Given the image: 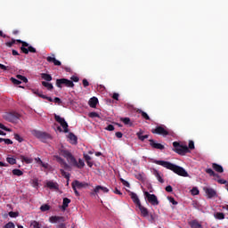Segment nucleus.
Wrapping results in <instances>:
<instances>
[{
	"label": "nucleus",
	"mask_w": 228,
	"mask_h": 228,
	"mask_svg": "<svg viewBox=\"0 0 228 228\" xmlns=\"http://www.w3.org/2000/svg\"><path fill=\"white\" fill-rule=\"evenodd\" d=\"M153 163H155V165H159L160 167H163L167 170H171L172 172H174L177 175H180L181 177H188L189 175L185 168H183L181 166L172 164L171 162L165 160H154Z\"/></svg>",
	"instance_id": "f257e3e1"
},
{
	"label": "nucleus",
	"mask_w": 228,
	"mask_h": 228,
	"mask_svg": "<svg viewBox=\"0 0 228 228\" xmlns=\"http://www.w3.org/2000/svg\"><path fill=\"white\" fill-rule=\"evenodd\" d=\"M61 155H62L63 158L67 159L68 163H69L71 167H75L76 168L79 169L85 168V161L81 159H78L77 162L76 157H74V155H72V153L69 150H61Z\"/></svg>",
	"instance_id": "f03ea898"
},
{
	"label": "nucleus",
	"mask_w": 228,
	"mask_h": 228,
	"mask_svg": "<svg viewBox=\"0 0 228 228\" xmlns=\"http://www.w3.org/2000/svg\"><path fill=\"white\" fill-rule=\"evenodd\" d=\"M173 147L175 152H176V154H179L180 156H185L186 154H188V152H190V149L188 148V146L181 145V143L177 142H173Z\"/></svg>",
	"instance_id": "7ed1b4c3"
},
{
	"label": "nucleus",
	"mask_w": 228,
	"mask_h": 228,
	"mask_svg": "<svg viewBox=\"0 0 228 228\" xmlns=\"http://www.w3.org/2000/svg\"><path fill=\"white\" fill-rule=\"evenodd\" d=\"M65 216H52L49 218V222L51 224H59L57 225V228H66L67 224H65L66 222Z\"/></svg>",
	"instance_id": "20e7f679"
},
{
	"label": "nucleus",
	"mask_w": 228,
	"mask_h": 228,
	"mask_svg": "<svg viewBox=\"0 0 228 228\" xmlns=\"http://www.w3.org/2000/svg\"><path fill=\"white\" fill-rule=\"evenodd\" d=\"M55 85L57 88H63V86H66L67 88H74L75 86L74 82L68 78H58Z\"/></svg>",
	"instance_id": "39448f33"
},
{
	"label": "nucleus",
	"mask_w": 228,
	"mask_h": 228,
	"mask_svg": "<svg viewBox=\"0 0 228 228\" xmlns=\"http://www.w3.org/2000/svg\"><path fill=\"white\" fill-rule=\"evenodd\" d=\"M3 118L7 122H12V124H15L19 121V118H20V115L17 112H5L3 115Z\"/></svg>",
	"instance_id": "423d86ee"
},
{
	"label": "nucleus",
	"mask_w": 228,
	"mask_h": 228,
	"mask_svg": "<svg viewBox=\"0 0 228 228\" xmlns=\"http://www.w3.org/2000/svg\"><path fill=\"white\" fill-rule=\"evenodd\" d=\"M32 134H34L36 138H38V140H41L42 142H45V140H49V138H51L49 134L38 130H33Z\"/></svg>",
	"instance_id": "0eeeda50"
},
{
	"label": "nucleus",
	"mask_w": 228,
	"mask_h": 228,
	"mask_svg": "<svg viewBox=\"0 0 228 228\" xmlns=\"http://www.w3.org/2000/svg\"><path fill=\"white\" fill-rule=\"evenodd\" d=\"M144 196L151 206H159V201L158 200L156 194H151L149 191H145Z\"/></svg>",
	"instance_id": "6e6552de"
},
{
	"label": "nucleus",
	"mask_w": 228,
	"mask_h": 228,
	"mask_svg": "<svg viewBox=\"0 0 228 228\" xmlns=\"http://www.w3.org/2000/svg\"><path fill=\"white\" fill-rule=\"evenodd\" d=\"M54 118L58 124L61 126V127L64 129V133L69 132V124L67 121H65V118L60 117L59 115L54 114Z\"/></svg>",
	"instance_id": "1a4fd4ad"
},
{
	"label": "nucleus",
	"mask_w": 228,
	"mask_h": 228,
	"mask_svg": "<svg viewBox=\"0 0 228 228\" xmlns=\"http://www.w3.org/2000/svg\"><path fill=\"white\" fill-rule=\"evenodd\" d=\"M153 134H161V136H168L170 134L163 126H159L155 129L151 130Z\"/></svg>",
	"instance_id": "9d476101"
},
{
	"label": "nucleus",
	"mask_w": 228,
	"mask_h": 228,
	"mask_svg": "<svg viewBox=\"0 0 228 228\" xmlns=\"http://www.w3.org/2000/svg\"><path fill=\"white\" fill-rule=\"evenodd\" d=\"M150 145L151 147H152V149H158L159 151H163L165 149V145L159 143V142H156V141H154V139H150Z\"/></svg>",
	"instance_id": "9b49d317"
},
{
	"label": "nucleus",
	"mask_w": 228,
	"mask_h": 228,
	"mask_svg": "<svg viewBox=\"0 0 228 228\" xmlns=\"http://www.w3.org/2000/svg\"><path fill=\"white\" fill-rule=\"evenodd\" d=\"M204 191L208 195V199H213V197H216V191H215V189L213 188L205 187Z\"/></svg>",
	"instance_id": "f8f14e48"
},
{
	"label": "nucleus",
	"mask_w": 228,
	"mask_h": 228,
	"mask_svg": "<svg viewBox=\"0 0 228 228\" xmlns=\"http://www.w3.org/2000/svg\"><path fill=\"white\" fill-rule=\"evenodd\" d=\"M46 61H48V63H53V65H55V67H61V61L56 60V58H54V54H53L52 56H48L46 57Z\"/></svg>",
	"instance_id": "ddd939ff"
},
{
	"label": "nucleus",
	"mask_w": 228,
	"mask_h": 228,
	"mask_svg": "<svg viewBox=\"0 0 228 228\" xmlns=\"http://www.w3.org/2000/svg\"><path fill=\"white\" fill-rule=\"evenodd\" d=\"M55 158H56V161L60 163L62 168H64L65 170H69V168H70V166H69L68 163L65 161V159H63L61 157L57 156Z\"/></svg>",
	"instance_id": "4468645a"
},
{
	"label": "nucleus",
	"mask_w": 228,
	"mask_h": 228,
	"mask_svg": "<svg viewBox=\"0 0 228 228\" xmlns=\"http://www.w3.org/2000/svg\"><path fill=\"white\" fill-rule=\"evenodd\" d=\"M55 158H56V161L60 163L62 168H64L65 170H69V168H70V166H69L68 163L65 161V159H63L61 157L57 156Z\"/></svg>",
	"instance_id": "2eb2a0df"
},
{
	"label": "nucleus",
	"mask_w": 228,
	"mask_h": 228,
	"mask_svg": "<svg viewBox=\"0 0 228 228\" xmlns=\"http://www.w3.org/2000/svg\"><path fill=\"white\" fill-rule=\"evenodd\" d=\"M71 186H74L75 188H77L78 190H81V188H86V186H88V183L75 180L71 183Z\"/></svg>",
	"instance_id": "dca6fc26"
},
{
	"label": "nucleus",
	"mask_w": 228,
	"mask_h": 228,
	"mask_svg": "<svg viewBox=\"0 0 228 228\" xmlns=\"http://www.w3.org/2000/svg\"><path fill=\"white\" fill-rule=\"evenodd\" d=\"M129 196L131 197L134 204H135L136 208L142 204L140 201V198H138V195L134 192H130Z\"/></svg>",
	"instance_id": "f3484780"
},
{
	"label": "nucleus",
	"mask_w": 228,
	"mask_h": 228,
	"mask_svg": "<svg viewBox=\"0 0 228 228\" xmlns=\"http://www.w3.org/2000/svg\"><path fill=\"white\" fill-rule=\"evenodd\" d=\"M137 208L141 212L142 216H144V218L149 216V209H147V208L142 206V204L137 206Z\"/></svg>",
	"instance_id": "a211bd4d"
},
{
	"label": "nucleus",
	"mask_w": 228,
	"mask_h": 228,
	"mask_svg": "<svg viewBox=\"0 0 228 228\" xmlns=\"http://www.w3.org/2000/svg\"><path fill=\"white\" fill-rule=\"evenodd\" d=\"M212 168L218 174H224V167L217 163H212Z\"/></svg>",
	"instance_id": "6ab92c4d"
},
{
	"label": "nucleus",
	"mask_w": 228,
	"mask_h": 228,
	"mask_svg": "<svg viewBox=\"0 0 228 228\" xmlns=\"http://www.w3.org/2000/svg\"><path fill=\"white\" fill-rule=\"evenodd\" d=\"M100 191H102L103 193H108L110 191V189H108V187H104L102 185H97L94 188V193H99Z\"/></svg>",
	"instance_id": "aec40b11"
},
{
	"label": "nucleus",
	"mask_w": 228,
	"mask_h": 228,
	"mask_svg": "<svg viewBox=\"0 0 228 228\" xmlns=\"http://www.w3.org/2000/svg\"><path fill=\"white\" fill-rule=\"evenodd\" d=\"M85 161L86 162L87 166L92 168L94 167V162H92V157H90L88 154L84 153L83 154Z\"/></svg>",
	"instance_id": "412c9836"
},
{
	"label": "nucleus",
	"mask_w": 228,
	"mask_h": 228,
	"mask_svg": "<svg viewBox=\"0 0 228 228\" xmlns=\"http://www.w3.org/2000/svg\"><path fill=\"white\" fill-rule=\"evenodd\" d=\"M189 225L191 228H202V224L199 223L197 219L189 222Z\"/></svg>",
	"instance_id": "4be33fe9"
},
{
	"label": "nucleus",
	"mask_w": 228,
	"mask_h": 228,
	"mask_svg": "<svg viewBox=\"0 0 228 228\" xmlns=\"http://www.w3.org/2000/svg\"><path fill=\"white\" fill-rule=\"evenodd\" d=\"M206 174H208L210 177H216V179H220V175L216 174L215 171H213L212 168H207L205 169Z\"/></svg>",
	"instance_id": "5701e85b"
},
{
	"label": "nucleus",
	"mask_w": 228,
	"mask_h": 228,
	"mask_svg": "<svg viewBox=\"0 0 228 228\" xmlns=\"http://www.w3.org/2000/svg\"><path fill=\"white\" fill-rule=\"evenodd\" d=\"M97 104H99V99L97 97H93L89 100L90 108H96Z\"/></svg>",
	"instance_id": "b1692460"
},
{
	"label": "nucleus",
	"mask_w": 228,
	"mask_h": 228,
	"mask_svg": "<svg viewBox=\"0 0 228 228\" xmlns=\"http://www.w3.org/2000/svg\"><path fill=\"white\" fill-rule=\"evenodd\" d=\"M31 227L33 228H51L47 225H43L42 226V224H40L39 222L37 221H32L31 224H30Z\"/></svg>",
	"instance_id": "393cba45"
},
{
	"label": "nucleus",
	"mask_w": 228,
	"mask_h": 228,
	"mask_svg": "<svg viewBox=\"0 0 228 228\" xmlns=\"http://www.w3.org/2000/svg\"><path fill=\"white\" fill-rule=\"evenodd\" d=\"M41 85L46 88V90H49L50 92L54 90V86L49 82L42 81Z\"/></svg>",
	"instance_id": "a878e982"
},
{
	"label": "nucleus",
	"mask_w": 228,
	"mask_h": 228,
	"mask_svg": "<svg viewBox=\"0 0 228 228\" xmlns=\"http://www.w3.org/2000/svg\"><path fill=\"white\" fill-rule=\"evenodd\" d=\"M120 122H123V124H125V126L133 127V122H131V118H120Z\"/></svg>",
	"instance_id": "bb28decb"
},
{
	"label": "nucleus",
	"mask_w": 228,
	"mask_h": 228,
	"mask_svg": "<svg viewBox=\"0 0 228 228\" xmlns=\"http://www.w3.org/2000/svg\"><path fill=\"white\" fill-rule=\"evenodd\" d=\"M41 77L44 79L46 83H49L53 81V76L47 73H41Z\"/></svg>",
	"instance_id": "cd10ccee"
},
{
	"label": "nucleus",
	"mask_w": 228,
	"mask_h": 228,
	"mask_svg": "<svg viewBox=\"0 0 228 228\" xmlns=\"http://www.w3.org/2000/svg\"><path fill=\"white\" fill-rule=\"evenodd\" d=\"M26 47H29V44H28L26 41H22L20 51L23 53V54H28V48Z\"/></svg>",
	"instance_id": "c85d7f7f"
},
{
	"label": "nucleus",
	"mask_w": 228,
	"mask_h": 228,
	"mask_svg": "<svg viewBox=\"0 0 228 228\" xmlns=\"http://www.w3.org/2000/svg\"><path fill=\"white\" fill-rule=\"evenodd\" d=\"M20 159L22 161V163H27V165L33 163V159L25 157L23 155L20 156Z\"/></svg>",
	"instance_id": "c756f323"
},
{
	"label": "nucleus",
	"mask_w": 228,
	"mask_h": 228,
	"mask_svg": "<svg viewBox=\"0 0 228 228\" xmlns=\"http://www.w3.org/2000/svg\"><path fill=\"white\" fill-rule=\"evenodd\" d=\"M153 175L157 177L159 183H165V180H163V178L161 177V175L159 174V171H158L157 169L153 170Z\"/></svg>",
	"instance_id": "7c9ffc66"
},
{
	"label": "nucleus",
	"mask_w": 228,
	"mask_h": 228,
	"mask_svg": "<svg viewBox=\"0 0 228 228\" xmlns=\"http://www.w3.org/2000/svg\"><path fill=\"white\" fill-rule=\"evenodd\" d=\"M68 138L70 140L73 145H76V143H77V136H76V134L69 133Z\"/></svg>",
	"instance_id": "2f4dec72"
},
{
	"label": "nucleus",
	"mask_w": 228,
	"mask_h": 228,
	"mask_svg": "<svg viewBox=\"0 0 228 228\" xmlns=\"http://www.w3.org/2000/svg\"><path fill=\"white\" fill-rule=\"evenodd\" d=\"M137 113L142 115V118H144L145 120H151V117H149V114H147V112L138 109Z\"/></svg>",
	"instance_id": "473e14b6"
},
{
	"label": "nucleus",
	"mask_w": 228,
	"mask_h": 228,
	"mask_svg": "<svg viewBox=\"0 0 228 228\" xmlns=\"http://www.w3.org/2000/svg\"><path fill=\"white\" fill-rule=\"evenodd\" d=\"M136 134H137V138H139L141 142H145V140L149 138V134L143 135V132L142 131L138 132Z\"/></svg>",
	"instance_id": "72a5a7b5"
},
{
	"label": "nucleus",
	"mask_w": 228,
	"mask_h": 228,
	"mask_svg": "<svg viewBox=\"0 0 228 228\" xmlns=\"http://www.w3.org/2000/svg\"><path fill=\"white\" fill-rule=\"evenodd\" d=\"M46 186L50 188V190H58V184L54 182H47Z\"/></svg>",
	"instance_id": "f704fd0d"
},
{
	"label": "nucleus",
	"mask_w": 228,
	"mask_h": 228,
	"mask_svg": "<svg viewBox=\"0 0 228 228\" xmlns=\"http://www.w3.org/2000/svg\"><path fill=\"white\" fill-rule=\"evenodd\" d=\"M69 204H70V199L64 198L62 201V209H67V208H69Z\"/></svg>",
	"instance_id": "c9c22d12"
},
{
	"label": "nucleus",
	"mask_w": 228,
	"mask_h": 228,
	"mask_svg": "<svg viewBox=\"0 0 228 228\" xmlns=\"http://www.w3.org/2000/svg\"><path fill=\"white\" fill-rule=\"evenodd\" d=\"M12 175H17L18 177H20V175H24V172H22V170L20 169H13Z\"/></svg>",
	"instance_id": "e433bc0d"
},
{
	"label": "nucleus",
	"mask_w": 228,
	"mask_h": 228,
	"mask_svg": "<svg viewBox=\"0 0 228 228\" xmlns=\"http://www.w3.org/2000/svg\"><path fill=\"white\" fill-rule=\"evenodd\" d=\"M215 217L217 220H224L225 218V215L222 212H217V213H216Z\"/></svg>",
	"instance_id": "4c0bfd02"
},
{
	"label": "nucleus",
	"mask_w": 228,
	"mask_h": 228,
	"mask_svg": "<svg viewBox=\"0 0 228 228\" xmlns=\"http://www.w3.org/2000/svg\"><path fill=\"white\" fill-rule=\"evenodd\" d=\"M7 163H9V165H16L17 164V159H15V158H12V157H8L6 159Z\"/></svg>",
	"instance_id": "58836bf2"
},
{
	"label": "nucleus",
	"mask_w": 228,
	"mask_h": 228,
	"mask_svg": "<svg viewBox=\"0 0 228 228\" xmlns=\"http://www.w3.org/2000/svg\"><path fill=\"white\" fill-rule=\"evenodd\" d=\"M35 161L37 163H38V165H41V167H43V168H47V167L45 166V164L42 161V159L40 158H36Z\"/></svg>",
	"instance_id": "ea45409f"
},
{
	"label": "nucleus",
	"mask_w": 228,
	"mask_h": 228,
	"mask_svg": "<svg viewBox=\"0 0 228 228\" xmlns=\"http://www.w3.org/2000/svg\"><path fill=\"white\" fill-rule=\"evenodd\" d=\"M51 209V207L47 204H44L40 207V210L43 212L49 211Z\"/></svg>",
	"instance_id": "a19ab883"
},
{
	"label": "nucleus",
	"mask_w": 228,
	"mask_h": 228,
	"mask_svg": "<svg viewBox=\"0 0 228 228\" xmlns=\"http://www.w3.org/2000/svg\"><path fill=\"white\" fill-rule=\"evenodd\" d=\"M60 172H61V175L63 177H65V179H69L70 178V175L68 174L67 172H65V170L60 169Z\"/></svg>",
	"instance_id": "79ce46f5"
},
{
	"label": "nucleus",
	"mask_w": 228,
	"mask_h": 228,
	"mask_svg": "<svg viewBox=\"0 0 228 228\" xmlns=\"http://www.w3.org/2000/svg\"><path fill=\"white\" fill-rule=\"evenodd\" d=\"M16 77L20 81H23V83H28V78L22 75H17Z\"/></svg>",
	"instance_id": "37998d69"
},
{
	"label": "nucleus",
	"mask_w": 228,
	"mask_h": 228,
	"mask_svg": "<svg viewBox=\"0 0 228 228\" xmlns=\"http://www.w3.org/2000/svg\"><path fill=\"white\" fill-rule=\"evenodd\" d=\"M89 117L90 118H99L101 116H99V113L97 112H90Z\"/></svg>",
	"instance_id": "c03bdc74"
},
{
	"label": "nucleus",
	"mask_w": 228,
	"mask_h": 228,
	"mask_svg": "<svg viewBox=\"0 0 228 228\" xmlns=\"http://www.w3.org/2000/svg\"><path fill=\"white\" fill-rule=\"evenodd\" d=\"M135 179H138V181H145V176H143L142 174H137L135 175Z\"/></svg>",
	"instance_id": "a18cd8bd"
},
{
	"label": "nucleus",
	"mask_w": 228,
	"mask_h": 228,
	"mask_svg": "<svg viewBox=\"0 0 228 228\" xmlns=\"http://www.w3.org/2000/svg\"><path fill=\"white\" fill-rule=\"evenodd\" d=\"M9 216L11 218H17V216H19V212L11 211V212H9Z\"/></svg>",
	"instance_id": "49530a36"
},
{
	"label": "nucleus",
	"mask_w": 228,
	"mask_h": 228,
	"mask_svg": "<svg viewBox=\"0 0 228 228\" xmlns=\"http://www.w3.org/2000/svg\"><path fill=\"white\" fill-rule=\"evenodd\" d=\"M4 228H15V224H13V222H9L4 226Z\"/></svg>",
	"instance_id": "de8ad7c7"
},
{
	"label": "nucleus",
	"mask_w": 228,
	"mask_h": 228,
	"mask_svg": "<svg viewBox=\"0 0 228 228\" xmlns=\"http://www.w3.org/2000/svg\"><path fill=\"white\" fill-rule=\"evenodd\" d=\"M191 195H199L200 191H199L198 188L193 187V188L191 189Z\"/></svg>",
	"instance_id": "09e8293b"
},
{
	"label": "nucleus",
	"mask_w": 228,
	"mask_h": 228,
	"mask_svg": "<svg viewBox=\"0 0 228 228\" xmlns=\"http://www.w3.org/2000/svg\"><path fill=\"white\" fill-rule=\"evenodd\" d=\"M167 200H169V202H171V204H173V206H177V201H175L174 197H167Z\"/></svg>",
	"instance_id": "8fccbe9b"
},
{
	"label": "nucleus",
	"mask_w": 228,
	"mask_h": 228,
	"mask_svg": "<svg viewBox=\"0 0 228 228\" xmlns=\"http://www.w3.org/2000/svg\"><path fill=\"white\" fill-rule=\"evenodd\" d=\"M0 129H3L4 131H7L8 133H12V130L10 128L6 127L2 123H0Z\"/></svg>",
	"instance_id": "3c124183"
},
{
	"label": "nucleus",
	"mask_w": 228,
	"mask_h": 228,
	"mask_svg": "<svg viewBox=\"0 0 228 228\" xmlns=\"http://www.w3.org/2000/svg\"><path fill=\"white\" fill-rule=\"evenodd\" d=\"M215 181H216L219 184H227V180L224 179H214Z\"/></svg>",
	"instance_id": "603ef678"
},
{
	"label": "nucleus",
	"mask_w": 228,
	"mask_h": 228,
	"mask_svg": "<svg viewBox=\"0 0 228 228\" xmlns=\"http://www.w3.org/2000/svg\"><path fill=\"white\" fill-rule=\"evenodd\" d=\"M41 96V99H45L46 101H49V102H53V98L52 97H49V96H47V95H40Z\"/></svg>",
	"instance_id": "864d4df0"
},
{
	"label": "nucleus",
	"mask_w": 228,
	"mask_h": 228,
	"mask_svg": "<svg viewBox=\"0 0 228 228\" xmlns=\"http://www.w3.org/2000/svg\"><path fill=\"white\" fill-rule=\"evenodd\" d=\"M14 138L17 140V142H20V143L23 142L22 137H20L19 134H14Z\"/></svg>",
	"instance_id": "5fc2aeb1"
},
{
	"label": "nucleus",
	"mask_w": 228,
	"mask_h": 228,
	"mask_svg": "<svg viewBox=\"0 0 228 228\" xmlns=\"http://www.w3.org/2000/svg\"><path fill=\"white\" fill-rule=\"evenodd\" d=\"M12 83H13V85H20V83H22L20 80L17 79V78H11Z\"/></svg>",
	"instance_id": "6e6d98bb"
},
{
	"label": "nucleus",
	"mask_w": 228,
	"mask_h": 228,
	"mask_svg": "<svg viewBox=\"0 0 228 228\" xmlns=\"http://www.w3.org/2000/svg\"><path fill=\"white\" fill-rule=\"evenodd\" d=\"M82 83H83V86H84L85 88H86V86H90V82H88V80H87L86 78H84V79L82 80Z\"/></svg>",
	"instance_id": "4d7b16f0"
},
{
	"label": "nucleus",
	"mask_w": 228,
	"mask_h": 228,
	"mask_svg": "<svg viewBox=\"0 0 228 228\" xmlns=\"http://www.w3.org/2000/svg\"><path fill=\"white\" fill-rule=\"evenodd\" d=\"M188 149H191V151H193V149H195V142L193 141L189 142Z\"/></svg>",
	"instance_id": "13d9d810"
},
{
	"label": "nucleus",
	"mask_w": 228,
	"mask_h": 228,
	"mask_svg": "<svg viewBox=\"0 0 228 228\" xmlns=\"http://www.w3.org/2000/svg\"><path fill=\"white\" fill-rule=\"evenodd\" d=\"M120 181L124 186H126V188H129L130 186L129 182L124 180V178H120Z\"/></svg>",
	"instance_id": "bf43d9fd"
},
{
	"label": "nucleus",
	"mask_w": 228,
	"mask_h": 228,
	"mask_svg": "<svg viewBox=\"0 0 228 228\" xmlns=\"http://www.w3.org/2000/svg\"><path fill=\"white\" fill-rule=\"evenodd\" d=\"M28 54H29V53H37V49L33 46H28Z\"/></svg>",
	"instance_id": "052dcab7"
},
{
	"label": "nucleus",
	"mask_w": 228,
	"mask_h": 228,
	"mask_svg": "<svg viewBox=\"0 0 228 228\" xmlns=\"http://www.w3.org/2000/svg\"><path fill=\"white\" fill-rule=\"evenodd\" d=\"M72 83H78L79 82V77L72 76L70 77Z\"/></svg>",
	"instance_id": "680f3d73"
},
{
	"label": "nucleus",
	"mask_w": 228,
	"mask_h": 228,
	"mask_svg": "<svg viewBox=\"0 0 228 228\" xmlns=\"http://www.w3.org/2000/svg\"><path fill=\"white\" fill-rule=\"evenodd\" d=\"M13 44H15V39H12L11 42L5 43V45H6L7 47H12Z\"/></svg>",
	"instance_id": "e2e57ef3"
},
{
	"label": "nucleus",
	"mask_w": 228,
	"mask_h": 228,
	"mask_svg": "<svg viewBox=\"0 0 228 228\" xmlns=\"http://www.w3.org/2000/svg\"><path fill=\"white\" fill-rule=\"evenodd\" d=\"M33 94H35V95H37V97H42L41 95H44V94H42V92H39V91H38V89L34 90V91H33Z\"/></svg>",
	"instance_id": "0e129e2a"
},
{
	"label": "nucleus",
	"mask_w": 228,
	"mask_h": 228,
	"mask_svg": "<svg viewBox=\"0 0 228 228\" xmlns=\"http://www.w3.org/2000/svg\"><path fill=\"white\" fill-rule=\"evenodd\" d=\"M105 129L107 131H115V126L113 125H109Z\"/></svg>",
	"instance_id": "69168bd1"
},
{
	"label": "nucleus",
	"mask_w": 228,
	"mask_h": 228,
	"mask_svg": "<svg viewBox=\"0 0 228 228\" xmlns=\"http://www.w3.org/2000/svg\"><path fill=\"white\" fill-rule=\"evenodd\" d=\"M53 102H55V104H61V99H60L59 97H55L53 99Z\"/></svg>",
	"instance_id": "338daca9"
},
{
	"label": "nucleus",
	"mask_w": 228,
	"mask_h": 228,
	"mask_svg": "<svg viewBox=\"0 0 228 228\" xmlns=\"http://www.w3.org/2000/svg\"><path fill=\"white\" fill-rule=\"evenodd\" d=\"M118 97H119L118 93H114L112 95V99H114V101H118Z\"/></svg>",
	"instance_id": "774afa93"
}]
</instances>
